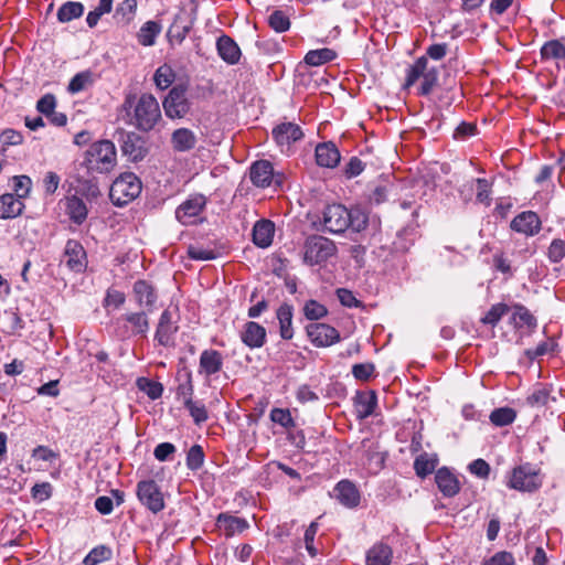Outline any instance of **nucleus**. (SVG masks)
<instances>
[{"label": "nucleus", "instance_id": "f257e3e1", "mask_svg": "<svg viewBox=\"0 0 565 565\" xmlns=\"http://www.w3.org/2000/svg\"><path fill=\"white\" fill-rule=\"evenodd\" d=\"M122 109L128 118L127 124L142 132L151 131L162 119L157 98L148 93L139 97L134 94L127 95Z\"/></svg>", "mask_w": 565, "mask_h": 565}, {"label": "nucleus", "instance_id": "f03ea898", "mask_svg": "<svg viewBox=\"0 0 565 565\" xmlns=\"http://www.w3.org/2000/svg\"><path fill=\"white\" fill-rule=\"evenodd\" d=\"M369 223L367 214L361 209L348 210L342 204L328 205L322 213L323 231L332 234H342L348 228L361 232Z\"/></svg>", "mask_w": 565, "mask_h": 565}, {"label": "nucleus", "instance_id": "7ed1b4c3", "mask_svg": "<svg viewBox=\"0 0 565 565\" xmlns=\"http://www.w3.org/2000/svg\"><path fill=\"white\" fill-rule=\"evenodd\" d=\"M337 253L338 248L332 239L313 234L305 239L300 256L306 266L322 268L337 256Z\"/></svg>", "mask_w": 565, "mask_h": 565}, {"label": "nucleus", "instance_id": "20e7f679", "mask_svg": "<svg viewBox=\"0 0 565 565\" xmlns=\"http://www.w3.org/2000/svg\"><path fill=\"white\" fill-rule=\"evenodd\" d=\"M116 163V147L110 140L93 142L85 152L84 164L88 171L108 173L115 168Z\"/></svg>", "mask_w": 565, "mask_h": 565}, {"label": "nucleus", "instance_id": "39448f33", "mask_svg": "<svg viewBox=\"0 0 565 565\" xmlns=\"http://www.w3.org/2000/svg\"><path fill=\"white\" fill-rule=\"evenodd\" d=\"M419 78L422 79V84L419 86L418 94L423 96L429 95L437 86L438 71L434 66H428V60L426 56L418 57L414 64L408 67L404 87L409 88Z\"/></svg>", "mask_w": 565, "mask_h": 565}, {"label": "nucleus", "instance_id": "423d86ee", "mask_svg": "<svg viewBox=\"0 0 565 565\" xmlns=\"http://www.w3.org/2000/svg\"><path fill=\"white\" fill-rule=\"evenodd\" d=\"M142 184L140 179L132 172L120 174L111 184L109 198L117 206H124L141 193Z\"/></svg>", "mask_w": 565, "mask_h": 565}, {"label": "nucleus", "instance_id": "0eeeda50", "mask_svg": "<svg viewBox=\"0 0 565 565\" xmlns=\"http://www.w3.org/2000/svg\"><path fill=\"white\" fill-rule=\"evenodd\" d=\"M164 114L170 119L184 118L191 110V102L186 97L183 85L173 86L162 102Z\"/></svg>", "mask_w": 565, "mask_h": 565}, {"label": "nucleus", "instance_id": "6e6552de", "mask_svg": "<svg viewBox=\"0 0 565 565\" xmlns=\"http://www.w3.org/2000/svg\"><path fill=\"white\" fill-rule=\"evenodd\" d=\"M149 313L141 310L139 312H129L118 318L115 322L118 334L122 338L138 334L145 335L149 330Z\"/></svg>", "mask_w": 565, "mask_h": 565}, {"label": "nucleus", "instance_id": "1a4fd4ad", "mask_svg": "<svg viewBox=\"0 0 565 565\" xmlns=\"http://www.w3.org/2000/svg\"><path fill=\"white\" fill-rule=\"evenodd\" d=\"M541 486L537 470L526 463L514 468L509 477L508 487L519 491H534Z\"/></svg>", "mask_w": 565, "mask_h": 565}, {"label": "nucleus", "instance_id": "9d476101", "mask_svg": "<svg viewBox=\"0 0 565 565\" xmlns=\"http://www.w3.org/2000/svg\"><path fill=\"white\" fill-rule=\"evenodd\" d=\"M136 493L140 503L152 513H158L164 509L163 494L156 481H139Z\"/></svg>", "mask_w": 565, "mask_h": 565}, {"label": "nucleus", "instance_id": "9b49d317", "mask_svg": "<svg viewBox=\"0 0 565 565\" xmlns=\"http://www.w3.org/2000/svg\"><path fill=\"white\" fill-rule=\"evenodd\" d=\"M249 178L253 184L258 188H267L271 183L280 186L284 180V175L275 173L273 164L267 160L254 162L250 167Z\"/></svg>", "mask_w": 565, "mask_h": 565}, {"label": "nucleus", "instance_id": "f8f14e48", "mask_svg": "<svg viewBox=\"0 0 565 565\" xmlns=\"http://www.w3.org/2000/svg\"><path fill=\"white\" fill-rule=\"evenodd\" d=\"M205 205L206 198L203 194H192L177 207L175 217L183 225L194 224Z\"/></svg>", "mask_w": 565, "mask_h": 565}, {"label": "nucleus", "instance_id": "ddd939ff", "mask_svg": "<svg viewBox=\"0 0 565 565\" xmlns=\"http://www.w3.org/2000/svg\"><path fill=\"white\" fill-rule=\"evenodd\" d=\"M273 137L276 143L281 148H287L302 139L303 132L299 125L290 121L281 122L273 129Z\"/></svg>", "mask_w": 565, "mask_h": 565}, {"label": "nucleus", "instance_id": "4468645a", "mask_svg": "<svg viewBox=\"0 0 565 565\" xmlns=\"http://www.w3.org/2000/svg\"><path fill=\"white\" fill-rule=\"evenodd\" d=\"M307 333L317 347H329L340 340L338 330L326 323H312L307 327Z\"/></svg>", "mask_w": 565, "mask_h": 565}, {"label": "nucleus", "instance_id": "2eb2a0df", "mask_svg": "<svg viewBox=\"0 0 565 565\" xmlns=\"http://www.w3.org/2000/svg\"><path fill=\"white\" fill-rule=\"evenodd\" d=\"M178 329L179 327L172 320L170 310H164L159 318L154 340L162 347H172L174 345V335Z\"/></svg>", "mask_w": 565, "mask_h": 565}, {"label": "nucleus", "instance_id": "dca6fc26", "mask_svg": "<svg viewBox=\"0 0 565 565\" xmlns=\"http://www.w3.org/2000/svg\"><path fill=\"white\" fill-rule=\"evenodd\" d=\"M63 257L66 266L75 273H81L86 268V252L78 241L68 239L66 242Z\"/></svg>", "mask_w": 565, "mask_h": 565}, {"label": "nucleus", "instance_id": "f3484780", "mask_svg": "<svg viewBox=\"0 0 565 565\" xmlns=\"http://www.w3.org/2000/svg\"><path fill=\"white\" fill-rule=\"evenodd\" d=\"M542 226L539 215L533 211H525L518 214L511 221V228L525 236L536 235Z\"/></svg>", "mask_w": 565, "mask_h": 565}, {"label": "nucleus", "instance_id": "a211bd4d", "mask_svg": "<svg viewBox=\"0 0 565 565\" xmlns=\"http://www.w3.org/2000/svg\"><path fill=\"white\" fill-rule=\"evenodd\" d=\"M512 315L510 317V324L518 331H525L531 333L537 327L536 318L530 312V310L521 303L512 306Z\"/></svg>", "mask_w": 565, "mask_h": 565}, {"label": "nucleus", "instance_id": "6ab92c4d", "mask_svg": "<svg viewBox=\"0 0 565 565\" xmlns=\"http://www.w3.org/2000/svg\"><path fill=\"white\" fill-rule=\"evenodd\" d=\"M137 305L145 311L152 312L157 301L154 288L146 280H137L132 288Z\"/></svg>", "mask_w": 565, "mask_h": 565}, {"label": "nucleus", "instance_id": "aec40b11", "mask_svg": "<svg viewBox=\"0 0 565 565\" xmlns=\"http://www.w3.org/2000/svg\"><path fill=\"white\" fill-rule=\"evenodd\" d=\"M266 335V329L263 326L248 321L243 327L241 340L249 349H258L265 344Z\"/></svg>", "mask_w": 565, "mask_h": 565}, {"label": "nucleus", "instance_id": "412c9836", "mask_svg": "<svg viewBox=\"0 0 565 565\" xmlns=\"http://www.w3.org/2000/svg\"><path fill=\"white\" fill-rule=\"evenodd\" d=\"M377 397L374 391L358 392L354 397V409L359 419H365L374 413Z\"/></svg>", "mask_w": 565, "mask_h": 565}, {"label": "nucleus", "instance_id": "4be33fe9", "mask_svg": "<svg viewBox=\"0 0 565 565\" xmlns=\"http://www.w3.org/2000/svg\"><path fill=\"white\" fill-rule=\"evenodd\" d=\"M435 481L439 491L445 497H454L460 490V484L457 477L452 472H450V470L447 469L446 467H443L437 470L435 475Z\"/></svg>", "mask_w": 565, "mask_h": 565}, {"label": "nucleus", "instance_id": "5701e85b", "mask_svg": "<svg viewBox=\"0 0 565 565\" xmlns=\"http://www.w3.org/2000/svg\"><path fill=\"white\" fill-rule=\"evenodd\" d=\"M179 394L184 396L183 404L196 425L207 420L209 416L205 406L202 403L192 401V386H180Z\"/></svg>", "mask_w": 565, "mask_h": 565}, {"label": "nucleus", "instance_id": "b1692460", "mask_svg": "<svg viewBox=\"0 0 565 565\" xmlns=\"http://www.w3.org/2000/svg\"><path fill=\"white\" fill-rule=\"evenodd\" d=\"M216 49L220 57L227 64L235 65L239 62L241 50L228 35H222L217 39Z\"/></svg>", "mask_w": 565, "mask_h": 565}, {"label": "nucleus", "instance_id": "393cba45", "mask_svg": "<svg viewBox=\"0 0 565 565\" xmlns=\"http://www.w3.org/2000/svg\"><path fill=\"white\" fill-rule=\"evenodd\" d=\"M196 142V135L189 128H178L171 134V146L177 152L191 151Z\"/></svg>", "mask_w": 565, "mask_h": 565}, {"label": "nucleus", "instance_id": "a878e982", "mask_svg": "<svg viewBox=\"0 0 565 565\" xmlns=\"http://www.w3.org/2000/svg\"><path fill=\"white\" fill-rule=\"evenodd\" d=\"M340 152L333 142H323L316 147V161L320 167L334 168L340 162Z\"/></svg>", "mask_w": 565, "mask_h": 565}, {"label": "nucleus", "instance_id": "bb28decb", "mask_svg": "<svg viewBox=\"0 0 565 565\" xmlns=\"http://www.w3.org/2000/svg\"><path fill=\"white\" fill-rule=\"evenodd\" d=\"M223 366L222 354L216 350H204L200 355L199 372L211 376L221 371Z\"/></svg>", "mask_w": 565, "mask_h": 565}, {"label": "nucleus", "instance_id": "cd10ccee", "mask_svg": "<svg viewBox=\"0 0 565 565\" xmlns=\"http://www.w3.org/2000/svg\"><path fill=\"white\" fill-rule=\"evenodd\" d=\"M337 499L345 507L353 508L360 502V492L349 480H341L334 488Z\"/></svg>", "mask_w": 565, "mask_h": 565}, {"label": "nucleus", "instance_id": "c85d7f7f", "mask_svg": "<svg viewBox=\"0 0 565 565\" xmlns=\"http://www.w3.org/2000/svg\"><path fill=\"white\" fill-rule=\"evenodd\" d=\"M65 213L73 223L81 225L87 218L88 209L83 199L71 195L65 199Z\"/></svg>", "mask_w": 565, "mask_h": 565}, {"label": "nucleus", "instance_id": "c756f323", "mask_svg": "<svg viewBox=\"0 0 565 565\" xmlns=\"http://www.w3.org/2000/svg\"><path fill=\"white\" fill-rule=\"evenodd\" d=\"M275 233V225L269 220L257 221L253 228V242L262 248L270 246Z\"/></svg>", "mask_w": 565, "mask_h": 565}, {"label": "nucleus", "instance_id": "7c9ffc66", "mask_svg": "<svg viewBox=\"0 0 565 565\" xmlns=\"http://www.w3.org/2000/svg\"><path fill=\"white\" fill-rule=\"evenodd\" d=\"M24 209V203L12 193H6L0 196V218H14L19 216Z\"/></svg>", "mask_w": 565, "mask_h": 565}, {"label": "nucleus", "instance_id": "2f4dec72", "mask_svg": "<svg viewBox=\"0 0 565 565\" xmlns=\"http://www.w3.org/2000/svg\"><path fill=\"white\" fill-rule=\"evenodd\" d=\"M392 550L383 543L375 544L366 554V565H390Z\"/></svg>", "mask_w": 565, "mask_h": 565}, {"label": "nucleus", "instance_id": "473e14b6", "mask_svg": "<svg viewBox=\"0 0 565 565\" xmlns=\"http://www.w3.org/2000/svg\"><path fill=\"white\" fill-rule=\"evenodd\" d=\"M277 319L279 321L280 337L290 340L294 337L292 331V307L284 303L277 309Z\"/></svg>", "mask_w": 565, "mask_h": 565}, {"label": "nucleus", "instance_id": "72a5a7b5", "mask_svg": "<svg viewBox=\"0 0 565 565\" xmlns=\"http://www.w3.org/2000/svg\"><path fill=\"white\" fill-rule=\"evenodd\" d=\"M438 458L436 455L424 452L414 461V469L418 477L425 478L437 467Z\"/></svg>", "mask_w": 565, "mask_h": 565}, {"label": "nucleus", "instance_id": "f704fd0d", "mask_svg": "<svg viewBox=\"0 0 565 565\" xmlns=\"http://www.w3.org/2000/svg\"><path fill=\"white\" fill-rule=\"evenodd\" d=\"M84 6L81 2L67 1L63 3L57 11V20L62 23L70 22L82 17Z\"/></svg>", "mask_w": 565, "mask_h": 565}, {"label": "nucleus", "instance_id": "c9c22d12", "mask_svg": "<svg viewBox=\"0 0 565 565\" xmlns=\"http://www.w3.org/2000/svg\"><path fill=\"white\" fill-rule=\"evenodd\" d=\"M542 60H565V42L551 40L541 47Z\"/></svg>", "mask_w": 565, "mask_h": 565}, {"label": "nucleus", "instance_id": "e433bc0d", "mask_svg": "<svg viewBox=\"0 0 565 565\" xmlns=\"http://www.w3.org/2000/svg\"><path fill=\"white\" fill-rule=\"evenodd\" d=\"M161 28L154 21H147L139 30L138 42L143 46H151L156 43V38L160 33Z\"/></svg>", "mask_w": 565, "mask_h": 565}, {"label": "nucleus", "instance_id": "4c0bfd02", "mask_svg": "<svg viewBox=\"0 0 565 565\" xmlns=\"http://www.w3.org/2000/svg\"><path fill=\"white\" fill-rule=\"evenodd\" d=\"M337 57V53L328 47L311 50L305 56V62L310 66H320L331 62Z\"/></svg>", "mask_w": 565, "mask_h": 565}, {"label": "nucleus", "instance_id": "58836bf2", "mask_svg": "<svg viewBox=\"0 0 565 565\" xmlns=\"http://www.w3.org/2000/svg\"><path fill=\"white\" fill-rule=\"evenodd\" d=\"M510 307L507 303L498 302L491 306L487 313L480 319L481 323L495 327L503 316L510 311Z\"/></svg>", "mask_w": 565, "mask_h": 565}, {"label": "nucleus", "instance_id": "ea45409f", "mask_svg": "<svg viewBox=\"0 0 565 565\" xmlns=\"http://www.w3.org/2000/svg\"><path fill=\"white\" fill-rule=\"evenodd\" d=\"M516 413L511 407H499L491 412L490 422L497 427H503L514 422Z\"/></svg>", "mask_w": 565, "mask_h": 565}, {"label": "nucleus", "instance_id": "a19ab883", "mask_svg": "<svg viewBox=\"0 0 565 565\" xmlns=\"http://www.w3.org/2000/svg\"><path fill=\"white\" fill-rule=\"evenodd\" d=\"M113 552L106 545L94 547L83 559L84 565H97L111 558Z\"/></svg>", "mask_w": 565, "mask_h": 565}, {"label": "nucleus", "instance_id": "79ce46f5", "mask_svg": "<svg viewBox=\"0 0 565 565\" xmlns=\"http://www.w3.org/2000/svg\"><path fill=\"white\" fill-rule=\"evenodd\" d=\"M476 201L486 206L491 205V183L483 178L476 179Z\"/></svg>", "mask_w": 565, "mask_h": 565}, {"label": "nucleus", "instance_id": "37998d69", "mask_svg": "<svg viewBox=\"0 0 565 565\" xmlns=\"http://www.w3.org/2000/svg\"><path fill=\"white\" fill-rule=\"evenodd\" d=\"M138 388L146 393L149 398L157 399L161 397L163 392V386L161 383L149 380L147 377H140L137 380Z\"/></svg>", "mask_w": 565, "mask_h": 565}, {"label": "nucleus", "instance_id": "c03bdc74", "mask_svg": "<svg viewBox=\"0 0 565 565\" xmlns=\"http://www.w3.org/2000/svg\"><path fill=\"white\" fill-rule=\"evenodd\" d=\"M268 24L274 31L282 33L289 30L290 20L284 11L275 10L268 17Z\"/></svg>", "mask_w": 565, "mask_h": 565}, {"label": "nucleus", "instance_id": "a18cd8bd", "mask_svg": "<svg viewBox=\"0 0 565 565\" xmlns=\"http://www.w3.org/2000/svg\"><path fill=\"white\" fill-rule=\"evenodd\" d=\"M12 188L15 198L21 201L30 194L32 188V180L28 175H15L12 178Z\"/></svg>", "mask_w": 565, "mask_h": 565}, {"label": "nucleus", "instance_id": "49530a36", "mask_svg": "<svg viewBox=\"0 0 565 565\" xmlns=\"http://www.w3.org/2000/svg\"><path fill=\"white\" fill-rule=\"evenodd\" d=\"M93 75L89 71L77 73L68 84V92L72 94L79 93L92 85Z\"/></svg>", "mask_w": 565, "mask_h": 565}, {"label": "nucleus", "instance_id": "de8ad7c7", "mask_svg": "<svg viewBox=\"0 0 565 565\" xmlns=\"http://www.w3.org/2000/svg\"><path fill=\"white\" fill-rule=\"evenodd\" d=\"M173 79L174 73L168 65L160 66L153 76L156 86L161 90L167 89L172 84Z\"/></svg>", "mask_w": 565, "mask_h": 565}, {"label": "nucleus", "instance_id": "09e8293b", "mask_svg": "<svg viewBox=\"0 0 565 565\" xmlns=\"http://www.w3.org/2000/svg\"><path fill=\"white\" fill-rule=\"evenodd\" d=\"M204 463V451L200 445H193L186 454V467L190 470H198Z\"/></svg>", "mask_w": 565, "mask_h": 565}, {"label": "nucleus", "instance_id": "8fccbe9b", "mask_svg": "<svg viewBox=\"0 0 565 565\" xmlns=\"http://www.w3.org/2000/svg\"><path fill=\"white\" fill-rule=\"evenodd\" d=\"M270 419L284 428H294L296 426L289 409L286 408H273L270 411Z\"/></svg>", "mask_w": 565, "mask_h": 565}, {"label": "nucleus", "instance_id": "3c124183", "mask_svg": "<svg viewBox=\"0 0 565 565\" xmlns=\"http://www.w3.org/2000/svg\"><path fill=\"white\" fill-rule=\"evenodd\" d=\"M303 313L309 320H319L328 313V310L323 305L311 299L305 303Z\"/></svg>", "mask_w": 565, "mask_h": 565}, {"label": "nucleus", "instance_id": "603ef678", "mask_svg": "<svg viewBox=\"0 0 565 565\" xmlns=\"http://www.w3.org/2000/svg\"><path fill=\"white\" fill-rule=\"evenodd\" d=\"M188 255L194 260H211L217 257V253L215 250L196 245L189 246Z\"/></svg>", "mask_w": 565, "mask_h": 565}, {"label": "nucleus", "instance_id": "864d4df0", "mask_svg": "<svg viewBox=\"0 0 565 565\" xmlns=\"http://www.w3.org/2000/svg\"><path fill=\"white\" fill-rule=\"evenodd\" d=\"M137 9L136 0H124L116 9V14L128 23L132 20Z\"/></svg>", "mask_w": 565, "mask_h": 565}, {"label": "nucleus", "instance_id": "5fc2aeb1", "mask_svg": "<svg viewBox=\"0 0 565 565\" xmlns=\"http://www.w3.org/2000/svg\"><path fill=\"white\" fill-rule=\"evenodd\" d=\"M547 256L552 263H559L565 257V242L559 238L553 239Z\"/></svg>", "mask_w": 565, "mask_h": 565}, {"label": "nucleus", "instance_id": "6e6d98bb", "mask_svg": "<svg viewBox=\"0 0 565 565\" xmlns=\"http://www.w3.org/2000/svg\"><path fill=\"white\" fill-rule=\"evenodd\" d=\"M468 470L471 475L480 479H487L490 475L491 468L486 460L479 458L469 463Z\"/></svg>", "mask_w": 565, "mask_h": 565}, {"label": "nucleus", "instance_id": "4d7b16f0", "mask_svg": "<svg viewBox=\"0 0 565 565\" xmlns=\"http://www.w3.org/2000/svg\"><path fill=\"white\" fill-rule=\"evenodd\" d=\"M56 98L53 94H45L36 103V110L47 117L55 110Z\"/></svg>", "mask_w": 565, "mask_h": 565}, {"label": "nucleus", "instance_id": "13d9d810", "mask_svg": "<svg viewBox=\"0 0 565 565\" xmlns=\"http://www.w3.org/2000/svg\"><path fill=\"white\" fill-rule=\"evenodd\" d=\"M125 301L126 296L122 291L117 289H108L104 300V306L118 309L125 303Z\"/></svg>", "mask_w": 565, "mask_h": 565}, {"label": "nucleus", "instance_id": "bf43d9fd", "mask_svg": "<svg viewBox=\"0 0 565 565\" xmlns=\"http://www.w3.org/2000/svg\"><path fill=\"white\" fill-rule=\"evenodd\" d=\"M375 366L373 363H360L354 364L352 367V374L356 380L367 381L374 373Z\"/></svg>", "mask_w": 565, "mask_h": 565}, {"label": "nucleus", "instance_id": "052dcab7", "mask_svg": "<svg viewBox=\"0 0 565 565\" xmlns=\"http://www.w3.org/2000/svg\"><path fill=\"white\" fill-rule=\"evenodd\" d=\"M61 178L57 173L53 171H49L45 173L43 178V188L44 192L47 195H52L56 192L58 185H60Z\"/></svg>", "mask_w": 565, "mask_h": 565}, {"label": "nucleus", "instance_id": "680f3d73", "mask_svg": "<svg viewBox=\"0 0 565 565\" xmlns=\"http://www.w3.org/2000/svg\"><path fill=\"white\" fill-rule=\"evenodd\" d=\"M337 296L341 305L349 308H356L361 306V302L355 298L353 292L345 288H340L337 290Z\"/></svg>", "mask_w": 565, "mask_h": 565}, {"label": "nucleus", "instance_id": "e2e57ef3", "mask_svg": "<svg viewBox=\"0 0 565 565\" xmlns=\"http://www.w3.org/2000/svg\"><path fill=\"white\" fill-rule=\"evenodd\" d=\"M32 457L42 461H54L57 459L58 454L46 446H38L32 451Z\"/></svg>", "mask_w": 565, "mask_h": 565}, {"label": "nucleus", "instance_id": "0e129e2a", "mask_svg": "<svg viewBox=\"0 0 565 565\" xmlns=\"http://www.w3.org/2000/svg\"><path fill=\"white\" fill-rule=\"evenodd\" d=\"M514 556L510 552H498L484 565H514Z\"/></svg>", "mask_w": 565, "mask_h": 565}, {"label": "nucleus", "instance_id": "69168bd1", "mask_svg": "<svg viewBox=\"0 0 565 565\" xmlns=\"http://www.w3.org/2000/svg\"><path fill=\"white\" fill-rule=\"evenodd\" d=\"M0 140L4 146H17L22 143L23 136L14 129H6L1 134Z\"/></svg>", "mask_w": 565, "mask_h": 565}, {"label": "nucleus", "instance_id": "338daca9", "mask_svg": "<svg viewBox=\"0 0 565 565\" xmlns=\"http://www.w3.org/2000/svg\"><path fill=\"white\" fill-rule=\"evenodd\" d=\"M175 452V446L171 443H161L154 448V458L159 461H166Z\"/></svg>", "mask_w": 565, "mask_h": 565}, {"label": "nucleus", "instance_id": "774afa93", "mask_svg": "<svg viewBox=\"0 0 565 565\" xmlns=\"http://www.w3.org/2000/svg\"><path fill=\"white\" fill-rule=\"evenodd\" d=\"M32 497L39 501L47 500L51 497L52 487L49 482L36 483L32 487Z\"/></svg>", "mask_w": 565, "mask_h": 565}]
</instances>
